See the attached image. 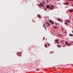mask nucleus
Instances as JSON below:
<instances>
[{
    "mask_svg": "<svg viewBox=\"0 0 73 73\" xmlns=\"http://www.w3.org/2000/svg\"><path fill=\"white\" fill-rule=\"evenodd\" d=\"M40 4L41 6H42V7H44V5H42V3H40Z\"/></svg>",
    "mask_w": 73,
    "mask_h": 73,
    "instance_id": "6e6552de",
    "label": "nucleus"
},
{
    "mask_svg": "<svg viewBox=\"0 0 73 73\" xmlns=\"http://www.w3.org/2000/svg\"><path fill=\"white\" fill-rule=\"evenodd\" d=\"M65 3H64V4H65Z\"/></svg>",
    "mask_w": 73,
    "mask_h": 73,
    "instance_id": "e433bc0d",
    "label": "nucleus"
},
{
    "mask_svg": "<svg viewBox=\"0 0 73 73\" xmlns=\"http://www.w3.org/2000/svg\"><path fill=\"white\" fill-rule=\"evenodd\" d=\"M59 36H62V34H59Z\"/></svg>",
    "mask_w": 73,
    "mask_h": 73,
    "instance_id": "b1692460",
    "label": "nucleus"
},
{
    "mask_svg": "<svg viewBox=\"0 0 73 73\" xmlns=\"http://www.w3.org/2000/svg\"><path fill=\"white\" fill-rule=\"evenodd\" d=\"M65 44H66V45H68L69 44V43H68L66 41L65 42Z\"/></svg>",
    "mask_w": 73,
    "mask_h": 73,
    "instance_id": "9d476101",
    "label": "nucleus"
},
{
    "mask_svg": "<svg viewBox=\"0 0 73 73\" xmlns=\"http://www.w3.org/2000/svg\"><path fill=\"white\" fill-rule=\"evenodd\" d=\"M55 25H57V23H55Z\"/></svg>",
    "mask_w": 73,
    "mask_h": 73,
    "instance_id": "2f4dec72",
    "label": "nucleus"
},
{
    "mask_svg": "<svg viewBox=\"0 0 73 73\" xmlns=\"http://www.w3.org/2000/svg\"><path fill=\"white\" fill-rule=\"evenodd\" d=\"M62 30H63V29H62Z\"/></svg>",
    "mask_w": 73,
    "mask_h": 73,
    "instance_id": "ea45409f",
    "label": "nucleus"
},
{
    "mask_svg": "<svg viewBox=\"0 0 73 73\" xmlns=\"http://www.w3.org/2000/svg\"><path fill=\"white\" fill-rule=\"evenodd\" d=\"M57 46L58 47V48H61V46L60 45H57Z\"/></svg>",
    "mask_w": 73,
    "mask_h": 73,
    "instance_id": "39448f33",
    "label": "nucleus"
},
{
    "mask_svg": "<svg viewBox=\"0 0 73 73\" xmlns=\"http://www.w3.org/2000/svg\"><path fill=\"white\" fill-rule=\"evenodd\" d=\"M46 7L47 9H48V8H50V7H49V5H47L46 6Z\"/></svg>",
    "mask_w": 73,
    "mask_h": 73,
    "instance_id": "7ed1b4c3",
    "label": "nucleus"
},
{
    "mask_svg": "<svg viewBox=\"0 0 73 73\" xmlns=\"http://www.w3.org/2000/svg\"><path fill=\"white\" fill-rule=\"evenodd\" d=\"M39 7H41V4H39Z\"/></svg>",
    "mask_w": 73,
    "mask_h": 73,
    "instance_id": "412c9836",
    "label": "nucleus"
},
{
    "mask_svg": "<svg viewBox=\"0 0 73 73\" xmlns=\"http://www.w3.org/2000/svg\"><path fill=\"white\" fill-rule=\"evenodd\" d=\"M42 0L43 1V0Z\"/></svg>",
    "mask_w": 73,
    "mask_h": 73,
    "instance_id": "a19ab883",
    "label": "nucleus"
},
{
    "mask_svg": "<svg viewBox=\"0 0 73 73\" xmlns=\"http://www.w3.org/2000/svg\"><path fill=\"white\" fill-rule=\"evenodd\" d=\"M65 25H67V26H68V23H67L65 22Z\"/></svg>",
    "mask_w": 73,
    "mask_h": 73,
    "instance_id": "9b49d317",
    "label": "nucleus"
},
{
    "mask_svg": "<svg viewBox=\"0 0 73 73\" xmlns=\"http://www.w3.org/2000/svg\"><path fill=\"white\" fill-rule=\"evenodd\" d=\"M47 2H48V0H47Z\"/></svg>",
    "mask_w": 73,
    "mask_h": 73,
    "instance_id": "72a5a7b5",
    "label": "nucleus"
},
{
    "mask_svg": "<svg viewBox=\"0 0 73 73\" xmlns=\"http://www.w3.org/2000/svg\"><path fill=\"white\" fill-rule=\"evenodd\" d=\"M45 37H44L43 38V40H45Z\"/></svg>",
    "mask_w": 73,
    "mask_h": 73,
    "instance_id": "a878e982",
    "label": "nucleus"
},
{
    "mask_svg": "<svg viewBox=\"0 0 73 73\" xmlns=\"http://www.w3.org/2000/svg\"><path fill=\"white\" fill-rule=\"evenodd\" d=\"M66 5H68V4H69V3H66Z\"/></svg>",
    "mask_w": 73,
    "mask_h": 73,
    "instance_id": "a211bd4d",
    "label": "nucleus"
},
{
    "mask_svg": "<svg viewBox=\"0 0 73 73\" xmlns=\"http://www.w3.org/2000/svg\"><path fill=\"white\" fill-rule=\"evenodd\" d=\"M46 24H47L48 26H49V23L47 22L46 23Z\"/></svg>",
    "mask_w": 73,
    "mask_h": 73,
    "instance_id": "dca6fc26",
    "label": "nucleus"
},
{
    "mask_svg": "<svg viewBox=\"0 0 73 73\" xmlns=\"http://www.w3.org/2000/svg\"><path fill=\"white\" fill-rule=\"evenodd\" d=\"M57 42V44H59V42Z\"/></svg>",
    "mask_w": 73,
    "mask_h": 73,
    "instance_id": "c756f323",
    "label": "nucleus"
},
{
    "mask_svg": "<svg viewBox=\"0 0 73 73\" xmlns=\"http://www.w3.org/2000/svg\"><path fill=\"white\" fill-rule=\"evenodd\" d=\"M54 28H57V27L54 26Z\"/></svg>",
    "mask_w": 73,
    "mask_h": 73,
    "instance_id": "f3484780",
    "label": "nucleus"
},
{
    "mask_svg": "<svg viewBox=\"0 0 73 73\" xmlns=\"http://www.w3.org/2000/svg\"><path fill=\"white\" fill-rule=\"evenodd\" d=\"M71 44H69L68 43V46H70Z\"/></svg>",
    "mask_w": 73,
    "mask_h": 73,
    "instance_id": "6ab92c4d",
    "label": "nucleus"
},
{
    "mask_svg": "<svg viewBox=\"0 0 73 73\" xmlns=\"http://www.w3.org/2000/svg\"><path fill=\"white\" fill-rule=\"evenodd\" d=\"M50 10H52V8L51 7H50Z\"/></svg>",
    "mask_w": 73,
    "mask_h": 73,
    "instance_id": "4be33fe9",
    "label": "nucleus"
},
{
    "mask_svg": "<svg viewBox=\"0 0 73 73\" xmlns=\"http://www.w3.org/2000/svg\"><path fill=\"white\" fill-rule=\"evenodd\" d=\"M69 36H73V35L72 34H69Z\"/></svg>",
    "mask_w": 73,
    "mask_h": 73,
    "instance_id": "ddd939ff",
    "label": "nucleus"
},
{
    "mask_svg": "<svg viewBox=\"0 0 73 73\" xmlns=\"http://www.w3.org/2000/svg\"><path fill=\"white\" fill-rule=\"evenodd\" d=\"M53 52H50V53H53Z\"/></svg>",
    "mask_w": 73,
    "mask_h": 73,
    "instance_id": "393cba45",
    "label": "nucleus"
},
{
    "mask_svg": "<svg viewBox=\"0 0 73 73\" xmlns=\"http://www.w3.org/2000/svg\"><path fill=\"white\" fill-rule=\"evenodd\" d=\"M58 41H59L58 40V39H57V40H55V42H58Z\"/></svg>",
    "mask_w": 73,
    "mask_h": 73,
    "instance_id": "0eeeda50",
    "label": "nucleus"
},
{
    "mask_svg": "<svg viewBox=\"0 0 73 73\" xmlns=\"http://www.w3.org/2000/svg\"><path fill=\"white\" fill-rule=\"evenodd\" d=\"M69 11H70V12H73V10H69Z\"/></svg>",
    "mask_w": 73,
    "mask_h": 73,
    "instance_id": "1a4fd4ad",
    "label": "nucleus"
},
{
    "mask_svg": "<svg viewBox=\"0 0 73 73\" xmlns=\"http://www.w3.org/2000/svg\"><path fill=\"white\" fill-rule=\"evenodd\" d=\"M50 23H51V24H52V25H53L54 24V22H53V21H52V20H50Z\"/></svg>",
    "mask_w": 73,
    "mask_h": 73,
    "instance_id": "f03ea898",
    "label": "nucleus"
},
{
    "mask_svg": "<svg viewBox=\"0 0 73 73\" xmlns=\"http://www.w3.org/2000/svg\"><path fill=\"white\" fill-rule=\"evenodd\" d=\"M44 10L46 11V8H45Z\"/></svg>",
    "mask_w": 73,
    "mask_h": 73,
    "instance_id": "5701e85b",
    "label": "nucleus"
},
{
    "mask_svg": "<svg viewBox=\"0 0 73 73\" xmlns=\"http://www.w3.org/2000/svg\"><path fill=\"white\" fill-rule=\"evenodd\" d=\"M72 6L73 7V5H72Z\"/></svg>",
    "mask_w": 73,
    "mask_h": 73,
    "instance_id": "58836bf2",
    "label": "nucleus"
},
{
    "mask_svg": "<svg viewBox=\"0 0 73 73\" xmlns=\"http://www.w3.org/2000/svg\"><path fill=\"white\" fill-rule=\"evenodd\" d=\"M46 27H47V28H48V26H46Z\"/></svg>",
    "mask_w": 73,
    "mask_h": 73,
    "instance_id": "c9c22d12",
    "label": "nucleus"
},
{
    "mask_svg": "<svg viewBox=\"0 0 73 73\" xmlns=\"http://www.w3.org/2000/svg\"><path fill=\"white\" fill-rule=\"evenodd\" d=\"M43 4H45V2H44V1H43Z\"/></svg>",
    "mask_w": 73,
    "mask_h": 73,
    "instance_id": "aec40b11",
    "label": "nucleus"
},
{
    "mask_svg": "<svg viewBox=\"0 0 73 73\" xmlns=\"http://www.w3.org/2000/svg\"><path fill=\"white\" fill-rule=\"evenodd\" d=\"M44 46L46 47V48H48V47L47 46V45L46 44H44Z\"/></svg>",
    "mask_w": 73,
    "mask_h": 73,
    "instance_id": "2eb2a0df",
    "label": "nucleus"
},
{
    "mask_svg": "<svg viewBox=\"0 0 73 73\" xmlns=\"http://www.w3.org/2000/svg\"><path fill=\"white\" fill-rule=\"evenodd\" d=\"M51 7L52 8V9H54V7H53V5H51Z\"/></svg>",
    "mask_w": 73,
    "mask_h": 73,
    "instance_id": "4468645a",
    "label": "nucleus"
},
{
    "mask_svg": "<svg viewBox=\"0 0 73 73\" xmlns=\"http://www.w3.org/2000/svg\"><path fill=\"white\" fill-rule=\"evenodd\" d=\"M11 67L15 69V68H17V64H13L11 66Z\"/></svg>",
    "mask_w": 73,
    "mask_h": 73,
    "instance_id": "f257e3e1",
    "label": "nucleus"
},
{
    "mask_svg": "<svg viewBox=\"0 0 73 73\" xmlns=\"http://www.w3.org/2000/svg\"><path fill=\"white\" fill-rule=\"evenodd\" d=\"M57 20H58L59 21H60V22H61V21H61V19H57Z\"/></svg>",
    "mask_w": 73,
    "mask_h": 73,
    "instance_id": "20e7f679",
    "label": "nucleus"
},
{
    "mask_svg": "<svg viewBox=\"0 0 73 73\" xmlns=\"http://www.w3.org/2000/svg\"><path fill=\"white\" fill-rule=\"evenodd\" d=\"M66 21L68 23H69L70 22V21L69 20H67Z\"/></svg>",
    "mask_w": 73,
    "mask_h": 73,
    "instance_id": "f8f14e48",
    "label": "nucleus"
},
{
    "mask_svg": "<svg viewBox=\"0 0 73 73\" xmlns=\"http://www.w3.org/2000/svg\"><path fill=\"white\" fill-rule=\"evenodd\" d=\"M37 16L39 18H40V17H41V16H40V15H39V14H38L37 15Z\"/></svg>",
    "mask_w": 73,
    "mask_h": 73,
    "instance_id": "423d86ee",
    "label": "nucleus"
},
{
    "mask_svg": "<svg viewBox=\"0 0 73 73\" xmlns=\"http://www.w3.org/2000/svg\"><path fill=\"white\" fill-rule=\"evenodd\" d=\"M72 33H73V31H72Z\"/></svg>",
    "mask_w": 73,
    "mask_h": 73,
    "instance_id": "f704fd0d",
    "label": "nucleus"
},
{
    "mask_svg": "<svg viewBox=\"0 0 73 73\" xmlns=\"http://www.w3.org/2000/svg\"><path fill=\"white\" fill-rule=\"evenodd\" d=\"M65 33H66V31H65Z\"/></svg>",
    "mask_w": 73,
    "mask_h": 73,
    "instance_id": "c85d7f7f",
    "label": "nucleus"
},
{
    "mask_svg": "<svg viewBox=\"0 0 73 73\" xmlns=\"http://www.w3.org/2000/svg\"><path fill=\"white\" fill-rule=\"evenodd\" d=\"M69 0V1H72V0Z\"/></svg>",
    "mask_w": 73,
    "mask_h": 73,
    "instance_id": "7c9ffc66",
    "label": "nucleus"
},
{
    "mask_svg": "<svg viewBox=\"0 0 73 73\" xmlns=\"http://www.w3.org/2000/svg\"><path fill=\"white\" fill-rule=\"evenodd\" d=\"M58 36H60V34H58Z\"/></svg>",
    "mask_w": 73,
    "mask_h": 73,
    "instance_id": "473e14b6",
    "label": "nucleus"
},
{
    "mask_svg": "<svg viewBox=\"0 0 73 73\" xmlns=\"http://www.w3.org/2000/svg\"><path fill=\"white\" fill-rule=\"evenodd\" d=\"M50 44H48V45H50Z\"/></svg>",
    "mask_w": 73,
    "mask_h": 73,
    "instance_id": "4c0bfd02",
    "label": "nucleus"
},
{
    "mask_svg": "<svg viewBox=\"0 0 73 73\" xmlns=\"http://www.w3.org/2000/svg\"><path fill=\"white\" fill-rule=\"evenodd\" d=\"M44 28L45 29H46V28L45 27H44Z\"/></svg>",
    "mask_w": 73,
    "mask_h": 73,
    "instance_id": "bb28decb",
    "label": "nucleus"
},
{
    "mask_svg": "<svg viewBox=\"0 0 73 73\" xmlns=\"http://www.w3.org/2000/svg\"><path fill=\"white\" fill-rule=\"evenodd\" d=\"M45 26V24H44L43 25V27H44V26Z\"/></svg>",
    "mask_w": 73,
    "mask_h": 73,
    "instance_id": "cd10ccee",
    "label": "nucleus"
}]
</instances>
